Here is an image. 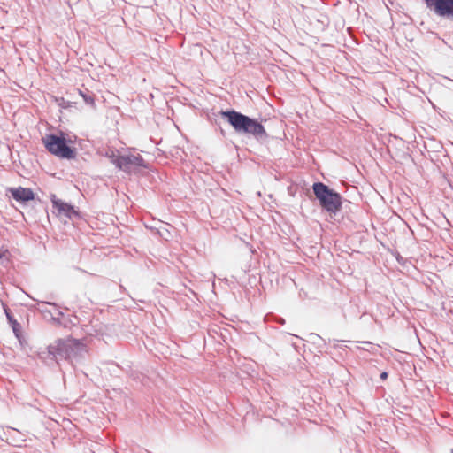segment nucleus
<instances>
[{
  "mask_svg": "<svg viewBox=\"0 0 453 453\" xmlns=\"http://www.w3.org/2000/svg\"><path fill=\"white\" fill-rule=\"evenodd\" d=\"M221 115L226 119L228 123L237 133L250 134L256 138H265L267 136L264 127L255 119L249 118L234 111H223Z\"/></svg>",
  "mask_w": 453,
  "mask_h": 453,
  "instance_id": "1",
  "label": "nucleus"
},
{
  "mask_svg": "<svg viewBox=\"0 0 453 453\" xmlns=\"http://www.w3.org/2000/svg\"><path fill=\"white\" fill-rule=\"evenodd\" d=\"M76 137L67 134H49L43 138V143L47 150L53 155L66 159L76 157V150L73 147Z\"/></svg>",
  "mask_w": 453,
  "mask_h": 453,
  "instance_id": "2",
  "label": "nucleus"
},
{
  "mask_svg": "<svg viewBox=\"0 0 453 453\" xmlns=\"http://www.w3.org/2000/svg\"><path fill=\"white\" fill-rule=\"evenodd\" d=\"M84 349V345L74 339L56 340L48 347V354L52 359L58 361L72 355L78 354Z\"/></svg>",
  "mask_w": 453,
  "mask_h": 453,
  "instance_id": "3",
  "label": "nucleus"
},
{
  "mask_svg": "<svg viewBox=\"0 0 453 453\" xmlns=\"http://www.w3.org/2000/svg\"><path fill=\"white\" fill-rule=\"evenodd\" d=\"M313 191L321 205L326 211L336 212L340 210L342 204L340 196L329 189L327 186L320 182L315 183L313 185Z\"/></svg>",
  "mask_w": 453,
  "mask_h": 453,
  "instance_id": "4",
  "label": "nucleus"
},
{
  "mask_svg": "<svg viewBox=\"0 0 453 453\" xmlns=\"http://www.w3.org/2000/svg\"><path fill=\"white\" fill-rule=\"evenodd\" d=\"M106 157L118 168L125 171H129L132 166L143 165L142 158H141L139 156H119L113 150H110L106 153Z\"/></svg>",
  "mask_w": 453,
  "mask_h": 453,
  "instance_id": "5",
  "label": "nucleus"
},
{
  "mask_svg": "<svg viewBox=\"0 0 453 453\" xmlns=\"http://www.w3.org/2000/svg\"><path fill=\"white\" fill-rule=\"evenodd\" d=\"M50 200L53 204V213L61 219H72L73 216L77 215L76 211L71 204L58 199L56 195H51Z\"/></svg>",
  "mask_w": 453,
  "mask_h": 453,
  "instance_id": "6",
  "label": "nucleus"
},
{
  "mask_svg": "<svg viewBox=\"0 0 453 453\" xmlns=\"http://www.w3.org/2000/svg\"><path fill=\"white\" fill-rule=\"evenodd\" d=\"M427 6L439 16L453 19V0H425Z\"/></svg>",
  "mask_w": 453,
  "mask_h": 453,
  "instance_id": "7",
  "label": "nucleus"
},
{
  "mask_svg": "<svg viewBox=\"0 0 453 453\" xmlns=\"http://www.w3.org/2000/svg\"><path fill=\"white\" fill-rule=\"evenodd\" d=\"M8 192L12 196V197L17 202H28L33 200L35 197L34 193L30 188H26L22 187L11 188L8 189Z\"/></svg>",
  "mask_w": 453,
  "mask_h": 453,
  "instance_id": "8",
  "label": "nucleus"
},
{
  "mask_svg": "<svg viewBox=\"0 0 453 453\" xmlns=\"http://www.w3.org/2000/svg\"><path fill=\"white\" fill-rule=\"evenodd\" d=\"M80 94L82 96L86 103L93 104V99L91 97L83 95L81 92H80Z\"/></svg>",
  "mask_w": 453,
  "mask_h": 453,
  "instance_id": "9",
  "label": "nucleus"
},
{
  "mask_svg": "<svg viewBox=\"0 0 453 453\" xmlns=\"http://www.w3.org/2000/svg\"><path fill=\"white\" fill-rule=\"evenodd\" d=\"M53 311H57V308L55 306H50V309L48 310V311L52 315L54 316V312ZM53 319H56L55 317H53Z\"/></svg>",
  "mask_w": 453,
  "mask_h": 453,
  "instance_id": "10",
  "label": "nucleus"
},
{
  "mask_svg": "<svg viewBox=\"0 0 453 453\" xmlns=\"http://www.w3.org/2000/svg\"><path fill=\"white\" fill-rule=\"evenodd\" d=\"M387 376H388L387 372H382L380 375L381 379H386Z\"/></svg>",
  "mask_w": 453,
  "mask_h": 453,
  "instance_id": "11",
  "label": "nucleus"
},
{
  "mask_svg": "<svg viewBox=\"0 0 453 453\" xmlns=\"http://www.w3.org/2000/svg\"><path fill=\"white\" fill-rule=\"evenodd\" d=\"M311 336L319 338L318 334H311Z\"/></svg>",
  "mask_w": 453,
  "mask_h": 453,
  "instance_id": "12",
  "label": "nucleus"
},
{
  "mask_svg": "<svg viewBox=\"0 0 453 453\" xmlns=\"http://www.w3.org/2000/svg\"><path fill=\"white\" fill-rule=\"evenodd\" d=\"M2 257V255L0 254V258Z\"/></svg>",
  "mask_w": 453,
  "mask_h": 453,
  "instance_id": "13",
  "label": "nucleus"
},
{
  "mask_svg": "<svg viewBox=\"0 0 453 453\" xmlns=\"http://www.w3.org/2000/svg\"><path fill=\"white\" fill-rule=\"evenodd\" d=\"M452 453H453V450H452Z\"/></svg>",
  "mask_w": 453,
  "mask_h": 453,
  "instance_id": "14",
  "label": "nucleus"
}]
</instances>
